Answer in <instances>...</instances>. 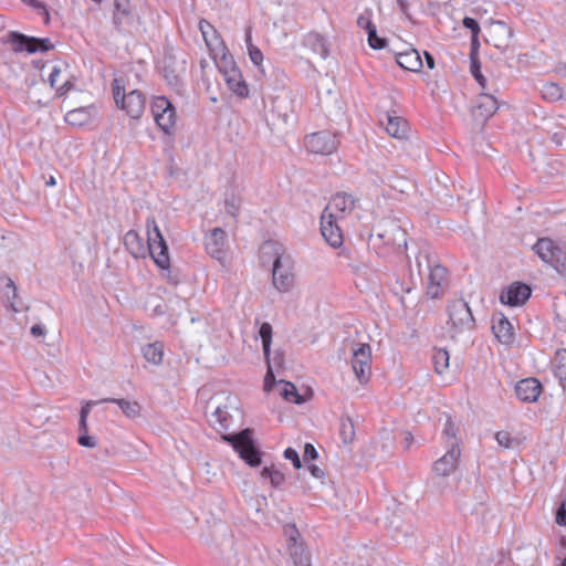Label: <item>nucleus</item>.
Instances as JSON below:
<instances>
[{"mask_svg": "<svg viewBox=\"0 0 566 566\" xmlns=\"http://www.w3.org/2000/svg\"><path fill=\"white\" fill-rule=\"evenodd\" d=\"M146 228L147 248H145L143 239L134 230H129L125 234V245L127 247L133 256H144L146 254V251H148L157 266L164 270L169 269L170 259L168 253V245L154 217L147 218Z\"/></svg>", "mask_w": 566, "mask_h": 566, "instance_id": "1", "label": "nucleus"}, {"mask_svg": "<svg viewBox=\"0 0 566 566\" xmlns=\"http://www.w3.org/2000/svg\"><path fill=\"white\" fill-rule=\"evenodd\" d=\"M113 97L116 105L132 118L137 119L143 115L146 97L139 90H132L126 93L125 87L120 85V81L115 78L113 82Z\"/></svg>", "mask_w": 566, "mask_h": 566, "instance_id": "2", "label": "nucleus"}, {"mask_svg": "<svg viewBox=\"0 0 566 566\" xmlns=\"http://www.w3.org/2000/svg\"><path fill=\"white\" fill-rule=\"evenodd\" d=\"M533 250L543 262L552 265L560 275H566V245H558L549 238H541Z\"/></svg>", "mask_w": 566, "mask_h": 566, "instance_id": "3", "label": "nucleus"}, {"mask_svg": "<svg viewBox=\"0 0 566 566\" xmlns=\"http://www.w3.org/2000/svg\"><path fill=\"white\" fill-rule=\"evenodd\" d=\"M222 439L232 444L249 465L258 467L261 463V452L252 439V430L243 429L235 434H223Z\"/></svg>", "mask_w": 566, "mask_h": 566, "instance_id": "4", "label": "nucleus"}, {"mask_svg": "<svg viewBox=\"0 0 566 566\" xmlns=\"http://www.w3.org/2000/svg\"><path fill=\"white\" fill-rule=\"evenodd\" d=\"M449 323L451 324L452 337L458 334L472 332L475 321L471 308L464 300H454L449 304Z\"/></svg>", "mask_w": 566, "mask_h": 566, "instance_id": "5", "label": "nucleus"}, {"mask_svg": "<svg viewBox=\"0 0 566 566\" xmlns=\"http://www.w3.org/2000/svg\"><path fill=\"white\" fill-rule=\"evenodd\" d=\"M352 368L357 380L365 385L371 376V348L366 343H355L352 346Z\"/></svg>", "mask_w": 566, "mask_h": 566, "instance_id": "6", "label": "nucleus"}, {"mask_svg": "<svg viewBox=\"0 0 566 566\" xmlns=\"http://www.w3.org/2000/svg\"><path fill=\"white\" fill-rule=\"evenodd\" d=\"M273 286L281 293L290 292L295 283L293 261L290 256L279 255L272 268Z\"/></svg>", "mask_w": 566, "mask_h": 566, "instance_id": "7", "label": "nucleus"}, {"mask_svg": "<svg viewBox=\"0 0 566 566\" xmlns=\"http://www.w3.org/2000/svg\"><path fill=\"white\" fill-rule=\"evenodd\" d=\"M8 42L11 44L14 52H27L29 54L48 52L53 49L50 39L28 36L17 31H12L8 34Z\"/></svg>", "mask_w": 566, "mask_h": 566, "instance_id": "8", "label": "nucleus"}, {"mask_svg": "<svg viewBox=\"0 0 566 566\" xmlns=\"http://www.w3.org/2000/svg\"><path fill=\"white\" fill-rule=\"evenodd\" d=\"M150 109L158 127L170 134L176 124V111L171 102L165 96H157L153 99Z\"/></svg>", "mask_w": 566, "mask_h": 566, "instance_id": "9", "label": "nucleus"}, {"mask_svg": "<svg viewBox=\"0 0 566 566\" xmlns=\"http://www.w3.org/2000/svg\"><path fill=\"white\" fill-rule=\"evenodd\" d=\"M305 145L311 153L331 155L337 149L338 140L335 134L323 130L306 136Z\"/></svg>", "mask_w": 566, "mask_h": 566, "instance_id": "10", "label": "nucleus"}, {"mask_svg": "<svg viewBox=\"0 0 566 566\" xmlns=\"http://www.w3.org/2000/svg\"><path fill=\"white\" fill-rule=\"evenodd\" d=\"M284 534L286 536L290 555L294 565L311 566L310 554L305 549L303 543L298 542L300 532L295 525H286L284 527Z\"/></svg>", "mask_w": 566, "mask_h": 566, "instance_id": "11", "label": "nucleus"}, {"mask_svg": "<svg viewBox=\"0 0 566 566\" xmlns=\"http://www.w3.org/2000/svg\"><path fill=\"white\" fill-rule=\"evenodd\" d=\"M426 268L429 271L427 294L431 298H437L441 294V289L447 279V269L436 264L430 255H426Z\"/></svg>", "mask_w": 566, "mask_h": 566, "instance_id": "12", "label": "nucleus"}, {"mask_svg": "<svg viewBox=\"0 0 566 566\" xmlns=\"http://www.w3.org/2000/svg\"><path fill=\"white\" fill-rule=\"evenodd\" d=\"M531 287L522 282H514L500 294L501 303L510 306H521L531 296Z\"/></svg>", "mask_w": 566, "mask_h": 566, "instance_id": "13", "label": "nucleus"}, {"mask_svg": "<svg viewBox=\"0 0 566 566\" xmlns=\"http://www.w3.org/2000/svg\"><path fill=\"white\" fill-rule=\"evenodd\" d=\"M356 200L354 197L346 192H338L334 195L323 213L333 214V218H343L349 214L355 208Z\"/></svg>", "mask_w": 566, "mask_h": 566, "instance_id": "14", "label": "nucleus"}, {"mask_svg": "<svg viewBox=\"0 0 566 566\" xmlns=\"http://www.w3.org/2000/svg\"><path fill=\"white\" fill-rule=\"evenodd\" d=\"M207 252L216 260L222 261L226 258L227 234L221 228H214L206 235L205 241Z\"/></svg>", "mask_w": 566, "mask_h": 566, "instance_id": "15", "label": "nucleus"}, {"mask_svg": "<svg viewBox=\"0 0 566 566\" xmlns=\"http://www.w3.org/2000/svg\"><path fill=\"white\" fill-rule=\"evenodd\" d=\"M497 109L499 102L494 94L491 92H482L478 97L476 105L473 109V116L476 120L485 123Z\"/></svg>", "mask_w": 566, "mask_h": 566, "instance_id": "16", "label": "nucleus"}, {"mask_svg": "<svg viewBox=\"0 0 566 566\" xmlns=\"http://www.w3.org/2000/svg\"><path fill=\"white\" fill-rule=\"evenodd\" d=\"M336 218L333 214L322 213L321 232L326 242L333 248H339L343 243L340 228L336 224Z\"/></svg>", "mask_w": 566, "mask_h": 566, "instance_id": "17", "label": "nucleus"}, {"mask_svg": "<svg viewBox=\"0 0 566 566\" xmlns=\"http://www.w3.org/2000/svg\"><path fill=\"white\" fill-rule=\"evenodd\" d=\"M461 450L458 443L452 442L447 453L433 464L434 472L440 476H447L457 468Z\"/></svg>", "mask_w": 566, "mask_h": 566, "instance_id": "18", "label": "nucleus"}, {"mask_svg": "<svg viewBox=\"0 0 566 566\" xmlns=\"http://www.w3.org/2000/svg\"><path fill=\"white\" fill-rule=\"evenodd\" d=\"M542 391V385L536 378H525L515 386L516 397L524 402H535Z\"/></svg>", "mask_w": 566, "mask_h": 566, "instance_id": "19", "label": "nucleus"}, {"mask_svg": "<svg viewBox=\"0 0 566 566\" xmlns=\"http://www.w3.org/2000/svg\"><path fill=\"white\" fill-rule=\"evenodd\" d=\"M492 331L497 340L504 345H510L514 339L513 326L501 313L493 315Z\"/></svg>", "mask_w": 566, "mask_h": 566, "instance_id": "20", "label": "nucleus"}, {"mask_svg": "<svg viewBox=\"0 0 566 566\" xmlns=\"http://www.w3.org/2000/svg\"><path fill=\"white\" fill-rule=\"evenodd\" d=\"M227 402L223 405H217L214 411L212 412L211 423L218 431H227L230 428V419L232 415L230 410H235L237 408L231 403V397L228 396L226 398Z\"/></svg>", "mask_w": 566, "mask_h": 566, "instance_id": "21", "label": "nucleus"}, {"mask_svg": "<svg viewBox=\"0 0 566 566\" xmlns=\"http://www.w3.org/2000/svg\"><path fill=\"white\" fill-rule=\"evenodd\" d=\"M259 335L262 339V348H263V354L268 360V373L265 375V379H264V389L265 390H271V385L269 384L270 379H274V376H273V371H272V367H271V364H270V347H271V343H272V326L270 323H262L260 328H259Z\"/></svg>", "mask_w": 566, "mask_h": 566, "instance_id": "22", "label": "nucleus"}, {"mask_svg": "<svg viewBox=\"0 0 566 566\" xmlns=\"http://www.w3.org/2000/svg\"><path fill=\"white\" fill-rule=\"evenodd\" d=\"M133 8L129 0H114L113 22L115 28L120 31L125 25L133 22Z\"/></svg>", "mask_w": 566, "mask_h": 566, "instance_id": "23", "label": "nucleus"}, {"mask_svg": "<svg viewBox=\"0 0 566 566\" xmlns=\"http://www.w3.org/2000/svg\"><path fill=\"white\" fill-rule=\"evenodd\" d=\"M489 35V42H492L495 48L504 50L512 38V30L505 22L495 21L491 25Z\"/></svg>", "mask_w": 566, "mask_h": 566, "instance_id": "24", "label": "nucleus"}, {"mask_svg": "<svg viewBox=\"0 0 566 566\" xmlns=\"http://www.w3.org/2000/svg\"><path fill=\"white\" fill-rule=\"evenodd\" d=\"M222 76L224 78V82L227 83V86L233 94H235L240 98H245L249 96V87L242 76L240 69L232 71L230 70L228 74Z\"/></svg>", "mask_w": 566, "mask_h": 566, "instance_id": "25", "label": "nucleus"}, {"mask_svg": "<svg viewBox=\"0 0 566 566\" xmlns=\"http://www.w3.org/2000/svg\"><path fill=\"white\" fill-rule=\"evenodd\" d=\"M397 63L405 70L418 72L422 69L423 63L417 50L412 49L396 55Z\"/></svg>", "mask_w": 566, "mask_h": 566, "instance_id": "26", "label": "nucleus"}, {"mask_svg": "<svg viewBox=\"0 0 566 566\" xmlns=\"http://www.w3.org/2000/svg\"><path fill=\"white\" fill-rule=\"evenodd\" d=\"M386 130L387 133L397 139H402L407 136L408 133V123L405 118L399 116H386Z\"/></svg>", "mask_w": 566, "mask_h": 566, "instance_id": "27", "label": "nucleus"}, {"mask_svg": "<svg viewBox=\"0 0 566 566\" xmlns=\"http://www.w3.org/2000/svg\"><path fill=\"white\" fill-rule=\"evenodd\" d=\"M199 29L201 31V34L206 41V44L210 49H218L221 48L222 50H226V45L222 42L220 35L218 34L217 30L208 22V21H200Z\"/></svg>", "mask_w": 566, "mask_h": 566, "instance_id": "28", "label": "nucleus"}, {"mask_svg": "<svg viewBox=\"0 0 566 566\" xmlns=\"http://www.w3.org/2000/svg\"><path fill=\"white\" fill-rule=\"evenodd\" d=\"M99 402H113L116 403L123 411V413L128 418H136L140 413V406L137 401H130L127 399H115V398H106L102 399Z\"/></svg>", "mask_w": 566, "mask_h": 566, "instance_id": "29", "label": "nucleus"}, {"mask_svg": "<svg viewBox=\"0 0 566 566\" xmlns=\"http://www.w3.org/2000/svg\"><path fill=\"white\" fill-rule=\"evenodd\" d=\"M304 44L310 46L314 53L319 55L322 59L328 56V49L326 46L324 38L318 33H310L304 40Z\"/></svg>", "mask_w": 566, "mask_h": 566, "instance_id": "30", "label": "nucleus"}, {"mask_svg": "<svg viewBox=\"0 0 566 566\" xmlns=\"http://www.w3.org/2000/svg\"><path fill=\"white\" fill-rule=\"evenodd\" d=\"M142 353L147 361L159 365L164 356V345L159 342L147 344L142 348Z\"/></svg>", "mask_w": 566, "mask_h": 566, "instance_id": "31", "label": "nucleus"}, {"mask_svg": "<svg viewBox=\"0 0 566 566\" xmlns=\"http://www.w3.org/2000/svg\"><path fill=\"white\" fill-rule=\"evenodd\" d=\"M377 237L382 240L386 244H400L402 241L406 244L405 232L399 226L392 224L390 231L379 232Z\"/></svg>", "mask_w": 566, "mask_h": 566, "instance_id": "32", "label": "nucleus"}, {"mask_svg": "<svg viewBox=\"0 0 566 566\" xmlns=\"http://www.w3.org/2000/svg\"><path fill=\"white\" fill-rule=\"evenodd\" d=\"M554 374L564 385L566 381V349H558L554 359Z\"/></svg>", "mask_w": 566, "mask_h": 566, "instance_id": "33", "label": "nucleus"}, {"mask_svg": "<svg viewBox=\"0 0 566 566\" xmlns=\"http://www.w3.org/2000/svg\"><path fill=\"white\" fill-rule=\"evenodd\" d=\"M450 355L449 352L444 348L436 349L432 356V361L434 365V370L442 375L449 367Z\"/></svg>", "mask_w": 566, "mask_h": 566, "instance_id": "34", "label": "nucleus"}, {"mask_svg": "<svg viewBox=\"0 0 566 566\" xmlns=\"http://www.w3.org/2000/svg\"><path fill=\"white\" fill-rule=\"evenodd\" d=\"M284 386L281 390V396L290 402H294L296 405H301L305 401L304 397L301 396L297 391V388L294 384L290 381H284Z\"/></svg>", "mask_w": 566, "mask_h": 566, "instance_id": "35", "label": "nucleus"}, {"mask_svg": "<svg viewBox=\"0 0 566 566\" xmlns=\"http://www.w3.org/2000/svg\"><path fill=\"white\" fill-rule=\"evenodd\" d=\"M242 199L239 195L234 192H230L227 195L224 199V210L226 212L231 216L233 219H237L240 207H241Z\"/></svg>", "mask_w": 566, "mask_h": 566, "instance_id": "36", "label": "nucleus"}, {"mask_svg": "<svg viewBox=\"0 0 566 566\" xmlns=\"http://www.w3.org/2000/svg\"><path fill=\"white\" fill-rule=\"evenodd\" d=\"M543 98L548 102H556L562 98V87L553 82L545 83L541 90Z\"/></svg>", "mask_w": 566, "mask_h": 566, "instance_id": "37", "label": "nucleus"}, {"mask_svg": "<svg viewBox=\"0 0 566 566\" xmlns=\"http://www.w3.org/2000/svg\"><path fill=\"white\" fill-rule=\"evenodd\" d=\"M340 437L344 443H352L355 438L354 423L349 417L340 420Z\"/></svg>", "mask_w": 566, "mask_h": 566, "instance_id": "38", "label": "nucleus"}, {"mask_svg": "<svg viewBox=\"0 0 566 566\" xmlns=\"http://www.w3.org/2000/svg\"><path fill=\"white\" fill-rule=\"evenodd\" d=\"M88 118L85 108H76L66 113L65 120L71 125H83Z\"/></svg>", "mask_w": 566, "mask_h": 566, "instance_id": "39", "label": "nucleus"}, {"mask_svg": "<svg viewBox=\"0 0 566 566\" xmlns=\"http://www.w3.org/2000/svg\"><path fill=\"white\" fill-rule=\"evenodd\" d=\"M457 432L458 428L454 426L450 417H447L444 429H443V436L447 439L448 448H451V443H458L457 440Z\"/></svg>", "mask_w": 566, "mask_h": 566, "instance_id": "40", "label": "nucleus"}, {"mask_svg": "<svg viewBox=\"0 0 566 566\" xmlns=\"http://www.w3.org/2000/svg\"><path fill=\"white\" fill-rule=\"evenodd\" d=\"M368 44L374 50H381L386 46V39L378 36L376 27L367 31Z\"/></svg>", "mask_w": 566, "mask_h": 566, "instance_id": "41", "label": "nucleus"}, {"mask_svg": "<svg viewBox=\"0 0 566 566\" xmlns=\"http://www.w3.org/2000/svg\"><path fill=\"white\" fill-rule=\"evenodd\" d=\"M218 69L222 75H226L230 70H238L239 67L231 55L223 53L220 62L218 63Z\"/></svg>", "mask_w": 566, "mask_h": 566, "instance_id": "42", "label": "nucleus"}, {"mask_svg": "<svg viewBox=\"0 0 566 566\" xmlns=\"http://www.w3.org/2000/svg\"><path fill=\"white\" fill-rule=\"evenodd\" d=\"M496 442L504 448H512L514 440L511 438L510 433L506 431H499L495 433Z\"/></svg>", "mask_w": 566, "mask_h": 566, "instance_id": "43", "label": "nucleus"}, {"mask_svg": "<svg viewBox=\"0 0 566 566\" xmlns=\"http://www.w3.org/2000/svg\"><path fill=\"white\" fill-rule=\"evenodd\" d=\"M284 458L286 460L292 461L293 467L295 469H301L302 468V462H301L300 455H298V453H297V451L295 449H293V448L285 449Z\"/></svg>", "mask_w": 566, "mask_h": 566, "instance_id": "44", "label": "nucleus"}, {"mask_svg": "<svg viewBox=\"0 0 566 566\" xmlns=\"http://www.w3.org/2000/svg\"><path fill=\"white\" fill-rule=\"evenodd\" d=\"M248 54L251 62L255 66L260 67L263 62V53L261 52V50L258 46H253L248 50Z\"/></svg>", "mask_w": 566, "mask_h": 566, "instance_id": "45", "label": "nucleus"}, {"mask_svg": "<svg viewBox=\"0 0 566 566\" xmlns=\"http://www.w3.org/2000/svg\"><path fill=\"white\" fill-rule=\"evenodd\" d=\"M462 23H463L464 28H467L471 31L472 35H479L480 25L475 19L465 17L463 19Z\"/></svg>", "mask_w": 566, "mask_h": 566, "instance_id": "46", "label": "nucleus"}, {"mask_svg": "<svg viewBox=\"0 0 566 566\" xmlns=\"http://www.w3.org/2000/svg\"><path fill=\"white\" fill-rule=\"evenodd\" d=\"M77 442L80 446L85 448H94L96 446L95 438L88 436L87 432L80 433Z\"/></svg>", "mask_w": 566, "mask_h": 566, "instance_id": "47", "label": "nucleus"}, {"mask_svg": "<svg viewBox=\"0 0 566 566\" xmlns=\"http://www.w3.org/2000/svg\"><path fill=\"white\" fill-rule=\"evenodd\" d=\"M317 455L318 454H317V451L314 448V446L311 443H306L304 447V454H303L304 462L308 463L310 461L315 460L317 458Z\"/></svg>", "mask_w": 566, "mask_h": 566, "instance_id": "48", "label": "nucleus"}, {"mask_svg": "<svg viewBox=\"0 0 566 566\" xmlns=\"http://www.w3.org/2000/svg\"><path fill=\"white\" fill-rule=\"evenodd\" d=\"M155 301H156V298H150L147 303L148 306H151L153 315L160 316V315L166 314V306L163 305L161 303H155Z\"/></svg>", "mask_w": 566, "mask_h": 566, "instance_id": "49", "label": "nucleus"}, {"mask_svg": "<svg viewBox=\"0 0 566 566\" xmlns=\"http://www.w3.org/2000/svg\"><path fill=\"white\" fill-rule=\"evenodd\" d=\"M556 523L559 525H566V499L562 502L556 512Z\"/></svg>", "mask_w": 566, "mask_h": 566, "instance_id": "50", "label": "nucleus"}, {"mask_svg": "<svg viewBox=\"0 0 566 566\" xmlns=\"http://www.w3.org/2000/svg\"><path fill=\"white\" fill-rule=\"evenodd\" d=\"M357 24L359 28L365 29L366 31L371 30L376 25L373 23L368 15L361 14L357 19Z\"/></svg>", "mask_w": 566, "mask_h": 566, "instance_id": "51", "label": "nucleus"}, {"mask_svg": "<svg viewBox=\"0 0 566 566\" xmlns=\"http://www.w3.org/2000/svg\"><path fill=\"white\" fill-rule=\"evenodd\" d=\"M284 474L277 470H273L270 481L273 486H280L284 482Z\"/></svg>", "mask_w": 566, "mask_h": 566, "instance_id": "52", "label": "nucleus"}, {"mask_svg": "<svg viewBox=\"0 0 566 566\" xmlns=\"http://www.w3.org/2000/svg\"><path fill=\"white\" fill-rule=\"evenodd\" d=\"M307 469H308L311 475L315 479H323L325 475L324 471L316 464L308 463Z\"/></svg>", "mask_w": 566, "mask_h": 566, "instance_id": "53", "label": "nucleus"}, {"mask_svg": "<svg viewBox=\"0 0 566 566\" xmlns=\"http://www.w3.org/2000/svg\"><path fill=\"white\" fill-rule=\"evenodd\" d=\"M165 78L171 86H177L179 84V76L175 74L172 71L169 72L168 69H165Z\"/></svg>", "mask_w": 566, "mask_h": 566, "instance_id": "54", "label": "nucleus"}, {"mask_svg": "<svg viewBox=\"0 0 566 566\" xmlns=\"http://www.w3.org/2000/svg\"><path fill=\"white\" fill-rule=\"evenodd\" d=\"M7 287L12 290L13 296H12L11 306H12L13 311L18 312L19 308L15 306L17 286H15L14 282L11 279H8Z\"/></svg>", "mask_w": 566, "mask_h": 566, "instance_id": "55", "label": "nucleus"}, {"mask_svg": "<svg viewBox=\"0 0 566 566\" xmlns=\"http://www.w3.org/2000/svg\"><path fill=\"white\" fill-rule=\"evenodd\" d=\"M61 70L57 66L52 69V72L49 75V82L52 87H56L57 77L60 76Z\"/></svg>", "mask_w": 566, "mask_h": 566, "instance_id": "56", "label": "nucleus"}, {"mask_svg": "<svg viewBox=\"0 0 566 566\" xmlns=\"http://www.w3.org/2000/svg\"><path fill=\"white\" fill-rule=\"evenodd\" d=\"M471 73L473 77L478 74H482L480 62L476 57H474V55H471Z\"/></svg>", "mask_w": 566, "mask_h": 566, "instance_id": "57", "label": "nucleus"}, {"mask_svg": "<svg viewBox=\"0 0 566 566\" xmlns=\"http://www.w3.org/2000/svg\"><path fill=\"white\" fill-rule=\"evenodd\" d=\"M31 334L34 337L43 336L45 334V328L40 324H35L31 327Z\"/></svg>", "mask_w": 566, "mask_h": 566, "instance_id": "58", "label": "nucleus"}, {"mask_svg": "<svg viewBox=\"0 0 566 566\" xmlns=\"http://www.w3.org/2000/svg\"><path fill=\"white\" fill-rule=\"evenodd\" d=\"M72 87V84L66 81L64 84H62L61 86H56V94L57 95H64L65 93H67Z\"/></svg>", "mask_w": 566, "mask_h": 566, "instance_id": "59", "label": "nucleus"}, {"mask_svg": "<svg viewBox=\"0 0 566 566\" xmlns=\"http://www.w3.org/2000/svg\"><path fill=\"white\" fill-rule=\"evenodd\" d=\"M397 3L401 10V12L406 15H408V10L410 6V0H397Z\"/></svg>", "mask_w": 566, "mask_h": 566, "instance_id": "60", "label": "nucleus"}, {"mask_svg": "<svg viewBox=\"0 0 566 566\" xmlns=\"http://www.w3.org/2000/svg\"><path fill=\"white\" fill-rule=\"evenodd\" d=\"M426 255H429V254L420 252L419 255L417 256V266H418V270H419L420 274H421L422 265L423 264L426 265Z\"/></svg>", "mask_w": 566, "mask_h": 566, "instance_id": "61", "label": "nucleus"}, {"mask_svg": "<svg viewBox=\"0 0 566 566\" xmlns=\"http://www.w3.org/2000/svg\"><path fill=\"white\" fill-rule=\"evenodd\" d=\"M424 59H426V64H427L428 69L433 70L434 65H436L433 56L430 53L424 52Z\"/></svg>", "mask_w": 566, "mask_h": 566, "instance_id": "62", "label": "nucleus"}, {"mask_svg": "<svg viewBox=\"0 0 566 566\" xmlns=\"http://www.w3.org/2000/svg\"><path fill=\"white\" fill-rule=\"evenodd\" d=\"M474 78L480 84V86L482 87L483 92H489L486 90V78L482 74L475 75Z\"/></svg>", "mask_w": 566, "mask_h": 566, "instance_id": "63", "label": "nucleus"}, {"mask_svg": "<svg viewBox=\"0 0 566 566\" xmlns=\"http://www.w3.org/2000/svg\"><path fill=\"white\" fill-rule=\"evenodd\" d=\"M245 44H247V49H248V50H249L250 48L255 46V45L252 43L251 28H248V29L245 30Z\"/></svg>", "mask_w": 566, "mask_h": 566, "instance_id": "64", "label": "nucleus"}]
</instances>
